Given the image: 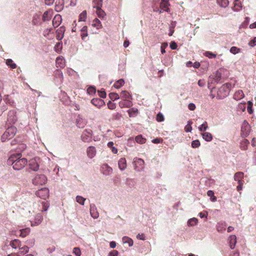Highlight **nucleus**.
Wrapping results in <instances>:
<instances>
[{"label": "nucleus", "instance_id": "27", "mask_svg": "<svg viewBox=\"0 0 256 256\" xmlns=\"http://www.w3.org/2000/svg\"><path fill=\"white\" fill-rule=\"evenodd\" d=\"M119 105L120 108H130L132 106V102L128 100H123L120 102Z\"/></svg>", "mask_w": 256, "mask_h": 256}, {"label": "nucleus", "instance_id": "36", "mask_svg": "<svg viewBox=\"0 0 256 256\" xmlns=\"http://www.w3.org/2000/svg\"><path fill=\"white\" fill-rule=\"evenodd\" d=\"M120 98L124 99V100H126L131 98L132 96L127 91L124 90L122 91L120 93Z\"/></svg>", "mask_w": 256, "mask_h": 256}, {"label": "nucleus", "instance_id": "51", "mask_svg": "<svg viewBox=\"0 0 256 256\" xmlns=\"http://www.w3.org/2000/svg\"><path fill=\"white\" fill-rule=\"evenodd\" d=\"M109 97L112 100H116L120 98L119 95L116 93L111 92L109 94Z\"/></svg>", "mask_w": 256, "mask_h": 256}, {"label": "nucleus", "instance_id": "21", "mask_svg": "<svg viewBox=\"0 0 256 256\" xmlns=\"http://www.w3.org/2000/svg\"><path fill=\"white\" fill-rule=\"evenodd\" d=\"M244 96V94L242 90H238L235 92L234 94L233 98L236 100H239L243 98Z\"/></svg>", "mask_w": 256, "mask_h": 256}, {"label": "nucleus", "instance_id": "29", "mask_svg": "<svg viewBox=\"0 0 256 256\" xmlns=\"http://www.w3.org/2000/svg\"><path fill=\"white\" fill-rule=\"evenodd\" d=\"M96 13L99 18L104 20L106 18V14L101 8H97Z\"/></svg>", "mask_w": 256, "mask_h": 256}, {"label": "nucleus", "instance_id": "24", "mask_svg": "<svg viewBox=\"0 0 256 256\" xmlns=\"http://www.w3.org/2000/svg\"><path fill=\"white\" fill-rule=\"evenodd\" d=\"M230 246L231 249H234L236 244V237L235 235H232L229 237Z\"/></svg>", "mask_w": 256, "mask_h": 256}, {"label": "nucleus", "instance_id": "16", "mask_svg": "<svg viewBox=\"0 0 256 256\" xmlns=\"http://www.w3.org/2000/svg\"><path fill=\"white\" fill-rule=\"evenodd\" d=\"M76 126L79 128H83L86 124V120L80 116H78L76 118Z\"/></svg>", "mask_w": 256, "mask_h": 256}, {"label": "nucleus", "instance_id": "63", "mask_svg": "<svg viewBox=\"0 0 256 256\" xmlns=\"http://www.w3.org/2000/svg\"><path fill=\"white\" fill-rule=\"evenodd\" d=\"M125 184L127 185L130 186V187L133 186L134 184H132V180L131 178H127L126 180Z\"/></svg>", "mask_w": 256, "mask_h": 256}, {"label": "nucleus", "instance_id": "48", "mask_svg": "<svg viewBox=\"0 0 256 256\" xmlns=\"http://www.w3.org/2000/svg\"><path fill=\"white\" fill-rule=\"evenodd\" d=\"M40 20V16L38 14H35L32 20V24L34 25H36L38 24Z\"/></svg>", "mask_w": 256, "mask_h": 256}, {"label": "nucleus", "instance_id": "56", "mask_svg": "<svg viewBox=\"0 0 256 256\" xmlns=\"http://www.w3.org/2000/svg\"><path fill=\"white\" fill-rule=\"evenodd\" d=\"M248 108H247V110H248V112L250 114H252L253 112V110H252V102L250 101H248Z\"/></svg>", "mask_w": 256, "mask_h": 256}, {"label": "nucleus", "instance_id": "40", "mask_svg": "<svg viewBox=\"0 0 256 256\" xmlns=\"http://www.w3.org/2000/svg\"><path fill=\"white\" fill-rule=\"evenodd\" d=\"M198 222V220L196 218H190L188 221V225L190 226H194L197 224Z\"/></svg>", "mask_w": 256, "mask_h": 256}, {"label": "nucleus", "instance_id": "46", "mask_svg": "<svg viewBox=\"0 0 256 256\" xmlns=\"http://www.w3.org/2000/svg\"><path fill=\"white\" fill-rule=\"evenodd\" d=\"M76 200L79 204L84 206L86 199L82 196H77Z\"/></svg>", "mask_w": 256, "mask_h": 256}, {"label": "nucleus", "instance_id": "59", "mask_svg": "<svg viewBox=\"0 0 256 256\" xmlns=\"http://www.w3.org/2000/svg\"><path fill=\"white\" fill-rule=\"evenodd\" d=\"M72 252L76 255V256H80L81 255L80 250V248L78 247L74 248Z\"/></svg>", "mask_w": 256, "mask_h": 256}, {"label": "nucleus", "instance_id": "19", "mask_svg": "<svg viewBox=\"0 0 256 256\" xmlns=\"http://www.w3.org/2000/svg\"><path fill=\"white\" fill-rule=\"evenodd\" d=\"M57 68H63L65 66V60L62 56H58L56 60Z\"/></svg>", "mask_w": 256, "mask_h": 256}, {"label": "nucleus", "instance_id": "13", "mask_svg": "<svg viewBox=\"0 0 256 256\" xmlns=\"http://www.w3.org/2000/svg\"><path fill=\"white\" fill-rule=\"evenodd\" d=\"M91 103L98 108L104 105V102L100 98H94L91 100Z\"/></svg>", "mask_w": 256, "mask_h": 256}, {"label": "nucleus", "instance_id": "61", "mask_svg": "<svg viewBox=\"0 0 256 256\" xmlns=\"http://www.w3.org/2000/svg\"><path fill=\"white\" fill-rule=\"evenodd\" d=\"M200 146V142L198 140H193L192 142V146L193 148H197Z\"/></svg>", "mask_w": 256, "mask_h": 256}, {"label": "nucleus", "instance_id": "31", "mask_svg": "<svg viewBox=\"0 0 256 256\" xmlns=\"http://www.w3.org/2000/svg\"><path fill=\"white\" fill-rule=\"evenodd\" d=\"M226 224L225 222H218L216 225V230L219 232L225 230Z\"/></svg>", "mask_w": 256, "mask_h": 256}, {"label": "nucleus", "instance_id": "55", "mask_svg": "<svg viewBox=\"0 0 256 256\" xmlns=\"http://www.w3.org/2000/svg\"><path fill=\"white\" fill-rule=\"evenodd\" d=\"M204 55L210 58H213L216 57V54L210 52H205Z\"/></svg>", "mask_w": 256, "mask_h": 256}, {"label": "nucleus", "instance_id": "38", "mask_svg": "<svg viewBox=\"0 0 256 256\" xmlns=\"http://www.w3.org/2000/svg\"><path fill=\"white\" fill-rule=\"evenodd\" d=\"M244 176V174L242 172H238L234 174V180L238 181L242 180Z\"/></svg>", "mask_w": 256, "mask_h": 256}, {"label": "nucleus", "instance_id": "34", "mask_svg": "<svg viewBox=\"0 0 256 256\" xmlns=\"http://www.w3.org/2000/svg\"><path fill=\"white\" fill-rule=\"evenodd\" d=\"M128 112L130 117L136 116L138 113V110L136 108H132L128 110Z\"/></svg>", "mask_w": 256, "mask_h": 256}, {"label": "nucleus", "instance_id": "12", "mask_svg": "<svg viewBox=\"0 0 256 256\" xmlns=\"http://www.w3.org/2000/svg\"><path fill=\"white\" fill-rule=\"evenodd\" d=\"M66 30L65 27L62 26L59 28L56 31V37L57 40H61L62 39L64 36V32Z\"/></svg>", "mask_w": 256, "mask_h": 256}, {"label": "nucleus", "instance_id": "35", "mask_svg": "<svg viewBox=\"0 0 256 256\" xmlns=\"http://www.w3.org/2000/svg\"><path fill=\"white\" fill-rule=\"evenodd\" d=\"M92 26L99 29L102 27V24L100 21L97 18H94L92 22Z\"/></svg>", "mask_w": 256, "mask_h": 256}, {"label": "nucleus", "instance_id": "62", "mask_svg": "<svg viewBox=\"0 0 256 256\" xmlns=\"http://www.w3.org/2000/svg\"><path fill=\"white\" fill-rule=\"evenodd\" d=\"M107 106H108V108L112 110L115 109L116 108V104L110 101L107 104Z\"/></svg>", "mask_w": 256, "mask_h": 256}, {"label": "nucleus", "instance_id": "7", "mask_svg": "<svg viewBox=\"0 0 256 256\" xmlns=\"http://www.w3.org/2000/svg\"><path fill=\"white\" fill-rule=\"evenodd\" d=\"M92 130L91 129H86L82 134L81 140L84 142H89L92 141Z\"/></svg>", "mask_w": 256, "mask_h": 256}, {"label": "nucleus", "instance_id": "14", "mask_svg": "<svg viewBox=\"0 0 256 256\" xmlns=\"http://www.w3.org/2000/svg\"><path fill=\"white\" fill-rule=\"evenodd\" d=\"M96 148L93 146H90L88 148L86 153L88 156L90 158H93L96 154Z\"/></svg>", "mask_w": 256, "mask_h": 256}, {"label": "nucleus", "instance_id": "47", "mask_svg": "<svg viewBox=\"0 0 256 256\" xmlns=\"http://www.w3.org/2000/svg\"><path fill=\"white\" fill-rule=\"evenodd\" d=\"M114 142H110L108 143V146L112 150V152L114 154H116L118 152V150L114 146Z\"/></svg>", "mask_w": 256, "mask_h": 256}, {"label": "nucleus", "instance_id": "15", "mask_svg": "<svg viewBox=\"0 0 256 256\" xmlns=\"http://www.w3.org/2000/svg\"><path fill=\"white\" fill-rule=\"evenodd\" d=\"M43 220V216L40 214H37L34 218V222H31V226H38L42 222V220Z\"/></svg>", "mask_w": 256, "mask_h": 256}, {"label": "nucleus", "instance_id": "32", "mask_svg": "<svg viewBox=\"0 0 256 256\" xmlns=\"http://www.w3.org/2000/svg\"><path fill=\"white\" fill-rule=\"evenodd\" d=\"M81 31V36L82 40H84L88 36V28L86 26H84L82 29Z\"/></svg>", "mask_w": 256, "mask_h": 256}, {"label": "nucleus", "instance_id": "54", "mask_svg": "<svg viewBox=\"0 0 256 256\" xmlns=\"http://www.w3.org/2000/svg\"><path fill=\"white\" fill-rule=\"evenodd\" d=\"M29 248L27 246L20 248V254H24L28 252Z\"/></svg>", "mask_w": 256, "mask_h": 256}, {"label": "nucleus", "instance_id": "9", "mask_svg": "<svg viewBox=\"0 0 256 256\" xmlns=\"http://www.w3.org/2000/svg\"><path fill=\"white\" fill-rule=\"evenodd\" d=\"M48 194L49 190L46 188L38 190L36 193L37 196L44 200H46L48 197Z\"/></svg>", "mask_w": 256, "mask_h": 256}, {"label": "nucleus", "instance_id": "44", "mask_svg": "<svg viewBox=\"0 0 256 256\" xmlns=\"http://www.w3.org/2000/svg\"><path fill=\"white\" fill-rule=\"evenodd\" d=\"M6 64L9 66L12 69H14L16 68V65L13 62L12 59H8L6 60Z\"/></svg>", "mask_w": 256, "mask_h": 256}, {"label": "nucleus", "instance_id": "17", "mask_svg": "<svg viewBox=\"0 0 256 256\" xmlns=\"http://www.w3.org/2000/svg\"><path fill=\"white\" fill-rule=\"evenodd\" d=\"M62 20V16L60 14H56L52 20V25L54 28L58 27L61 23Z\"/></svg>", "mask_w": 256, "mask_h": 256}, {"label": "nucleus", "instance_id": "4", "mask_svg": "<svg viewBox=\"0 0 256 256\" xmlns=\"http://www.w3.org/2000/svg\"><path fill=\"white\" fill-rule=\"evenodd\" d=\"M222 74L218 71H216L210 76L208 80V88L211 90V92H212V89L210 87V84L218 82L220 80Z\"/></svg>", "mask_w": 256, "mask_h": 256}, {"label": "nucleus", "instance_id": "33", "mask_svg": "<svg viewBox=\"0 0 256 256\" xmlns=\"http://www.w3.org/2000/svg\"><path fill=\"white\" fill-rule=\"evenodd\" d=\"M202 138L206 142H210L212 139V134L210 132H206L202 134Z\"/></svg>", "mask_w": 256, "mask_h": 256}, {"label": "nucleus", "instance_id": "5", "mask_svg": "<svg viewBox=\"0 0 256 256\" xmlns=\"http://www.w3.org/2000/svg\"><path fill=\"white\" fill-rule=\"evenodd\" d=\"M47 182V178L43 174H36L32 179V183L36 186L43 185Z\"/></svg>", "mask_w": 256, "mask_h": 256}, {"label": "nucleus", "instance_id": "20", "mask_svg": "<svg viewBox=\"0 0 256 256\" xmlns=\"http://www.w3.org/2000/svg\"><path fill=\"white\" fill-rule=\"evenodd\" d=\"M118 165L120 170L122 171L125 170L126 168V162L124 158H120L118 162Z\"/></svg>", "mask_w": 256, "mask_h": 256}, {"label": "nucleus", "instance_id": "42", "mask_svg": "<svg viewBox=\"0 0 256 256\" xmlns=\"http://www.w3.org/2000/svg\"><path fill=\"white\" fill-rule=\"evenodd\" d=\"M102 0H93L94 3V8H102Z\"/></svg>", "mask_w": 256, "mask_h": 256}, {"label": "nucleus", "instance_id": "2", "mask_svg": "<svg viewBox=\"0 0 256 256\" xmlns=\"http://www.w3.org/2000/svg\"><path fill=\"white\" fill-rule=\"evenodd\" d=\"M231 87L230 83H226L222 86L217 92L216 98L222 100L227 97L230 94Z\"/></svg>", "mask_w": 256, "mask_h": 256}, {"label": "nucleus", "instance_id": "1", "mask_svg": "<svg viewBox=\"0 0 256 256\" xmlns=\"http://www.w3.org/2000/svg\"><path fill=\"white\" fill-rule=\"evenodd\" d=\"M21 156L20 154L11 155L8 160V164L12 165L14 169L16 170L22 169L27 164L28 160L25 158H21Z\"/></svg>", "mask_w": 256, "mask_h": 256}, {"label": "nucleus", "instance_id": "18", "mask_svg": "<svg viewBox=\"0 0 256 256\" xmlns=\"http://www.w3.org/2000/svg\"><path fill=\"white\" fill-rule=\"evenodd\" d=\"M90 214L91 216L94 219L97 218L98 217L99 214L95 205L91 204L90 206Z\"/></svg>", "mask_w": 256, "mask_h": 256}, {"label": "nucleus", "instance_id": "6", "mask_svg": "<svg viewBox=\"0 0 256 256\" xmlns=\"http://www.w3.org/2000/svg\"><path fill=\"white\" fill-rule=\"evenodd\" d=\"M144 162L143 160L136 158L134 160L133 164L136 171L140 172L144 169Z\"/></svg>", "mask_w": 256, "mask_h": 256}, {"label": "nucleus", "instance_id": "64", "mask_svg": "<svg viewBox=\"0 0 256 256\" xmlns=\"http://www.w3.org/2000/svg\"><path fill=\"white\" fill-rule=\"evenodd\" d=\"M248 44L250 46L252 47L256 46V37L254 38V39L250 40L248 42Z\"/></svg>", "mask_w": 256, "mask_h": 256}, {"label": "nucleus", "instance_id": "39", "mask_svg": "<svg viewBox=\"0 0 256 256\" xmlns=\"http://www.w3.org/2000/svg\"><path fill=\"white\" fill-rule=\"evenodd\" d=\"M30 232V230L29 228H26L24 229L20 230L19 231L20 236L22 237L26 236Z\"/></svg>", "mask_w": 256, "mask_h": 256}, {"label": "nucleus", "instance_id": "22", "mask_svg": "<svg viewBox=\"0 0 256 256\" xmlns=\"http://www.w3.org/2000/svg\"><path fill=\"white\" fill-rule=\"evenodd\" d=\"M29 166L34 171H37L39 169V166L35 160H30Z\"/></svg>", "mask_w": 256, "mask_h": 256}, {"label": "nucleus", "instance_id": "3", "mask_svg": "<svg viewBox=\"0 0 256 256\" xmlns=\"http://www.w3.org/2000/svg\"><path fill=\"white\" fill-rule=\"evenodd\" d=\"M16 128L14 126H10L8 128L2 136V141L4 142L7 140L12 138L16 134Z\"/></svg>", "mask_w": 256, "mask_h": 256}, {"label": "nucleus", "instance_id": "50", "mask_svg": "<svg viewBox=\"0 0 256 256\" xmlns=\"http://www.w3.org/2000/svg\"><path fill=\"white\" fill-rule=\"evenodd\" d=\"M124 80L123 79H120L116 81L114 84V86L116 88H120L121 86L124 85Z\"/></svg>", "mask_w": 256, "mask_h": 256}, {"label": "nucleus", "instance_id": "10", "mask_svg": "<svg viewBox=\"0 0 256 256\" xmlns=\"http://www.w3.org/2000/svg\"><path fill=\"white\" fill-rule=\"evenodd\" d=\"M101 171L103 174L109 176L112 173L113 170L108 164H104L101 166Z\"/></svg>", "mask_w": 256, "mask_h": 256}, {"label": "nucleus", "instance_id": "37", "mask_svg": "<svg viewBox=\"0 0 256 256\" xmlns=\"http://www.w3.org/2000/svg\"><path fill=\"white\" fill-rule=\"evenodd\" d=\"M216 2L222 8H226L229 4L228 0H216Z\"/></svg>", "mask_w": 256, "mask_h": 256}, {"label": "nucleus", "instance_id": "23", "mask_svg": "<svg viewBox=\"0 0 256 256\" xmlns=\"http://www.w3.org/2000/svg\"><path fill=\"white\" fill-rule=\"evenodd\" d=\"M52 11L46 10L44 12L42 16V20L44 22L50 20L52 17Z\"/></svg>", "mask_w": 256, "mask_h": 256}, {"label": "nucleus", "instance_id": "52", "mask_svg": "<svg viewBox=\"0 0 256 256\" xmlns=\"http://www.w3.org/2000/svg\"><path fill=\"white\" fill-rule=\"evenodd\" d=\"M242 8V4L240 2H235L234 7L232 10L234 11L238 12L241 10Z\"/></svg>", "mask_w": 256, "mask_h": 256}, {"label": "nucleus", "instance_id": "30", "mask_svg": "<svg viewBox=\"0 0 256 256\" xmlns=\"http://www.w3.org/2000/svg\"><path fill=\"white\" fill-rule=\"evenodd\" d=\"M64 5V0H56V11H60Z\"/></svg>", "mask_w": 256, "mask_h": 256}, {"label": "nucleus", "instance_id": "11", "mask_svg": "<svg viewBox=\"0 0 256 256\" xmlns=\"http://www.w3.org/2000/svg\"><path fill=\"white\" fill-rule=\"evenodd\" d=\"M16 111L14 110H10L8 112V121L10 124H14L17 120V118L16 116Z\"/></svg>", "mask_w": 256, "mask_h": 256}, {"label": "nucleus", "instance_id": "58", "mask_svg": "<svg viewBox=\"0 0 256 256\" xmlns=\"http://www.w3.org/2000/svg\"><path fill=\"white\" fill-rule=\"evenodd\" d=\"M156 120L158 122H163L164 120V115L161 113L159 112L156 117Z\"/></svg>", "mask_w": 256, "mask_h": 256}, {"label": "nucleus", "instance_id": "43", "mask_svg": "<svg viewBox=\"0 0 256 256\" xmlns=\"http://www.w3.org/2000/svg\"><path fill=\"white\" fill-rule=\"evenodd\" d=\"M135 140L136 142L140 144H144L146 141V139L142 136V135H138L135 138Z\"/></svg>", "mask_w": 256, "mask_h": 256}, {"label": "nucleus", "instance_id": "28", "mask_svg": "<svg viewBox=\"0 0 256 256\" xmlns=\"http://www.w3.org/2000/svg\"><path fill=\"white\" fill-rule=\"evenodd\" d=\"M122 242L123 244H128L129 246H132L134 244L132 240L126 236H124L122 238Z\"/></svg>", "mask_w": 256, "mask_h": 256}, {"label": "nucleus", "instance_id": "41", "mask_svg": "<svg viewBox=\"0 0 256 256\" xmlns=\"http://www.w3.org/2000/svg\"><path fill=\"white\" fill-rule=\"evenodd\" d=\"M249 144V142L246 139H244L240 142V147L243 150H246L247 149L248 146Z\"/></svg>", "mask_w": 256, "mask_h": 256}, {"label": "nucleus", "instance_id": "60", "mask_svg": "<svg viewBox=\"0 0 256 256\" xmlns=\"http://www.w3.org/2000/svg\"><path fill=\"white\" fill-rule=\"evenodd\" d=\"M240 51V48L236 46H232L230 49V52L234 54L238 53Z\"/></svg>", "mask_w": 256, "mask_h": 256}, {"label": "nucleus", "instance_id": "45", "mask_svg": "<svg viewBox=\"0 0 256 256\" xmlns=\"http://www.w3.org/2000/svg\"><path fill=\"white\" fill-rule=\"evenodd\" d=\"M87 17L86 10L83 11L79 16L78 22L86 21Z\"/></svg>", "mask_w": 256, "mask_h": 256}, {"label": "nucleus", "instance_id": "53", "mask_svg": "<svg viewBox=\"0 0 256 256\" xmlns=\"http://www.w3.org/2000/svg\"><path fill=\"white\" fill-rule=\"evenodd\" d=\"M4 100L6 104H9L10 106H13L14 104V101L12 100H11L8 95L5 96Z\"/></svg>", "mask_w": 256, "mask_h": 256}, {"label": "nucleus", "instance_id": "26", "mask_svg": "<svg viewBox=\"0 0 256 256\" xmlns=\"http://www.w3.org/2000/svg\"><path fill=\"white\" fill-rule=\"evenodd\" d=\"M10 245L14 249L17 248H20L21 246V242L20 240L15 239L10 242Z\"/></svg>", "mask_w": 256, "mask_h": 256}, {"label": "nucleus", "instance_id": "57", "mask_svg": "<svg viewBox=\"0 0 256 256\" xmlns=\"http://www.w3.org/2000/svg\"><path fill=\"white\" fill-rule=\"evenodd\" d=\"M96 91V88L92 86L88 87L87 90L88 93L90 95H93L94 94H95Z\"/></svg>", "mask_w": 256, "mask_h": 256}, {"label": "nucleus", "instance_id": "8", "mask_svg": "<svg viewBox=\"0 0 256 256\" xmlns=\"http://www.w3.org/2000/svg\"><path fill=\"white\" fill-rule=\"evenodd\" d=\"M250 124L246 120H244L241 128L242 136L243 138L247 136L250 134Z\"/></svg>", "mask_w": 256, "mask_h": 256}, {"label": "nucleus", "instance_id": "25", "mask_svg": "<svg viewBox=\"0 0 256 256\" xmlns=\"http://www.w3.org/2000/svg\"><path fill=\"white\" fill-rule=\"evenodd\" d=\"M168 0H162V2L160 4V8L163 11L168 12L169 8L168 6Z\"/></svg>", "mask_w": 256, "mask_h": 256}, {"label": "nucleus", "instance_id": "49", "mask_svg": "<svg viewBox=\"0 0 256 256\" xmlns=\"http://www.w3.org/2000/svg\"><path fill=\"white\" fill-rule=\"evenodd\" d=\"M208 128V124L206 122H204L199 127L198 130L200 132H204Z\"/></svg>", "mask_w": 256, "mask_h": 256}]
</instances>
